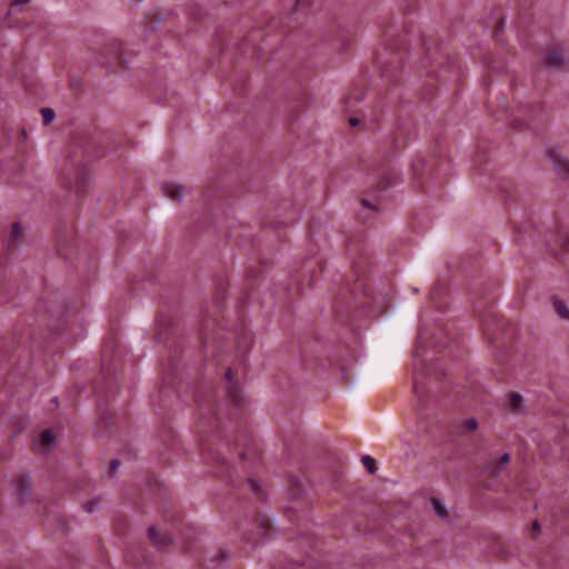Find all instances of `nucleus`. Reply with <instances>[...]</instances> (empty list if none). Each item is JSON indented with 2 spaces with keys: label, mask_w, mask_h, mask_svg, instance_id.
<instances>
[{
  "label": "nucleus",
  "mask_w": 569,
  "mask_h": 569,
  "mask_svg": "<svg viewBox=\"0 0 569 569\" xmlns=\"http://www.w3.org/2000/svg\"><path fill=\"white\" fill-rule=\"evenodd\" d=\"M547 152L561 178L569 179V160L557 148H550Z\"/></svg>",
  "instance_id": "obj_1"
},
{
  "label": "nucleus",
  "mask_w": 569,
  "mask_h": 569,
  "mask_svg": "<svg viewBox=\"0 0 569 569\" xmlns=\"http://www.w3.org/2000/svg\"><path fill=\"white\" fill-rule=\"evenodd\" d=\"M510 461V455L505 452L499 459H491L486 467V472L490 477L499 476Z\"/></svg>",
  "instance_id": "obj_2"
},
{
  "label": "nucleus",
  "mask_w": 569,
  "mask_h": 569,
  "mask_svg": "<svg viewBox=\"0 0 569 569\" xmlns=\"http://www.w3.org/2000/svg\"><path fill=\"white\" fill-rule=\"evenodd\" d=\"M161 190L166 197L172 201H180L183 197V187L173 181H166L161 186Z\"/></svg>",
  "instance_id": "obj_3"
},
{
  "label": "nucleus",
  "mask_w": 569,
  "mask_h": 569,
  "mask_svg": "<svg viewBox=\"0 0 569 569\" xmlns=\"http://www.w3.org/2000/svg\"><path fill=\"white\" fill-rule=\"evenodd\" d=\"M148 537L158 548H164L171 542V537L167 533H159L154 527L148 529Z\"/></svg>",
  "instance_id": "obj_4"
},
{
  "label": "nucleus",
  "mask_w": 569,
  "mask_h": 569,
  "mask_svg": "<svg viewBox=\"0 0 569 569\" xmlns=\"http://www.w3.org/2000/svg\"><path fill=\"white\" fill-rule=\"evenodd\" d=\"M565 56L561 50H552L546 57V63L549 67H558L563 62Z\"/></svg>",
  "instance_id": "obj_5"
},
{
  "label": "nucleus",
  "mask_w": 569,
  "mask_h": 569,
  "mask_svg": "<svg viewBox=\"0 0 569 569\" xmlns=\"http://www.w3.org/2000/svg\"><path fill=\"white\" fill-rule=\"evenodd\" d=\"M509 409L515 413L523 411L522 397L519 393H512L510 396Z\"/></svg>",
  "instance_id": "obj_6"
},
{
  "label": "nucleus",
  "mask_w": 569,
  "mask_h": 569,
  "mask_svg": "<svg viewBox=\"0 0 569 569\" xmlns=\"http://www.w3.org/2000/svg\"><path fill=\"white\" fill-rule=\"evenodd\" d=\"M18 491L21 496L27 495L31 489V479L28 476H21L18 479Z\"/></svg>",
  "instance_id": "obj_7"
},
{
  "label": "nucleus",
  "mask_w": 569,
  "mask_h": 569,
  "mask_svg": "<svg viewBox=\"0 0 569 569\" xmlns=\"http://www.w3.org/2000/svg\"><path fill=\"white\" fill-rule=\"evenodd\" d=\"M431 503H432L435 512L437 513V516L439 518H441V519L448 518L446 507L442 505V502L439 499L433 498L431 500Z\"/></svg>",
  "instance_id": "obj_8"
},
{
  "label": "nucleus",
  "mask_w": 569,
  "mask_h": 569,
  "mask_svg": "<svg viewBox=\"0 0 569 569\" xmlns=\"http://www.w3.org/2000/svg\"><path fill=\"white\" fill-rule=\"evenodd\" d=\"M477 428H478V422L475 418L466 419L461 423V432H463V433L472 432Z\"/></svg>",
  "instance_id": "obj_9"
},
{
  "label": "nucleus",
  "mask_w": 569,
  "mask_h": 569,
  "mask_svg": "<svg viewBox=\"0 0 569 569\" xmlns=\"http://www.w3.org/2000/svg\"><path fill=\"white\" fill-rule=\"evenodd\" d=\"M54 433L51 430H44L40 435V442L46 448H49L54 442Z\"/></svg>",
  "instance_id": "obj_10"
},
{
  "label": "nucleus",
  "mask_w": 569,
  "mask_h": 569,
  "mask_svg": "<svg viewBox=\"0 0 569 569\" xmlns=\"http://www.w3.org/2000/svg\"><path fill=\"white\" fill-rule=\"evenodd\" d=\"M555 309L561 318L569 320V309L567 308L565 302L556 300Z\"/></svg>",
  "instance_id": "obj_11"
},
{
  "label": "nucleus",
  "mask_w": 569,
  "mask_h": 569,
  "mask_svg": "<svg viewBox=\"0 0 569 569\" xmlns=\"http://www.w3.org/2000/svg\"><path fill=\"white\" fill-rule=\"evenodd\" d=\"M362 465L370 472L373 473L377 470L376 460L371 456H363L361 458Z\"/></svg>",
  "instance_id": "obj_12"
},
{
  "label": "nucleus",
  "mask_w": 569,
  "mask_h": 569,
  "mask_svg": "<svg viewBox=\"0 0 569 569\" xmlns=\"http://www.w3.org/2000/svg\"><path fill=\"white\" fill-rule=\"evenodd\" d=\"M22 230L23 229L20 223H18V222L13 223V226L11 228V232H10V240L13 242L18 241L22 234Z\"/></svg>",
  "instance_id": "obj_13"
},
{
  "label": "nucleus",
  "mask_w": 569,
  "mask_h": 569,
  "mask_svg": "<svg viewBox=\"0 0 569 569\" xmlns=\"http://www.w3.org/2000/svg\"><path fill=\"white\" fill-rule=\"evenodd\" d=\"M44 123H49L54 119V112L52 109L44 108L41 110Z\"/></svg>",
  "instance_id": "obj_14"
},
{
  "label": "nucleus",
  "mask_w": 569,
  "mask_h": 569,
  "mask_svg": "<svg viewBox=\"0 0 569 569\" xmlns=\"http://www.w3.org/2000/svg\"><path fill=\"white\" fill-rule=\"evenodd\" d=\"M99 501H89L84 505L88 512H93L98 508Z\"/></svg>",
  "instance_id": "obj_15"
},
{
  "label": "nucleus",
  "mask_w": 569,
  "mask_h": 569,
  "mask_svg": "<svg viewBox=\"0 0 569 569\" xmlns=\"http://www.w3.org/2000/svg\"><path fill=\"white\" fill-rule=\"evenodd\" d=\"M28 2H29V0H14L12 2V6H16V7L17 6H22V4L28 3Z\"/></svg>",
  "instance_id": "obj_16"
},
{
  "label": "nucleus",
  "mask_w": 569,
  "mask_h": 569,
  "mask_svg": "<svg viewBox=\"0 0 569 569\" xmlns=\"http://www.w3.org/2000/svg\"><path fill=\"white\" fill-rule=\"evenodd\" d=\"M110 467H111L112 471H116L117 468L119 467V461L118 460H112L111 463H110Z\"/></svg>",
  "instance_id": "obj_17"
},
{
  "label": "nucleus",
  "mask_w": 569,
  "mask_h": 569,
  "mask_svg": "<svg viewBox=\"0 0 569 569\" xmlns=\"http://www.w3.org/2000/svg\"><path fill=\"white\" fill-rule=\"evenodd\" d=\"M362 206L365 208H369V209H372V210L375 209V207L371 204V202L369 200H363L362 201Z\"/></svg>",
  "instance_id": "obj_18"
},
{
  "label": "nucleus",
  "mask_w": 569,
  "mask_h": 569,
  "mask_svg": "<svg viewBox=\"0 0 569 569\" xmlns=\"http://www.w3.org/2000/svg\"><path fill=\"white\" fill-rule=\"evenodd\" d=\"M226 378L228 380L229 383H231V380H232V371L230 369L227 370L226 372Z\"/></svg>",
  "instance_id": "obj_19"
},
{
  "label": "nucleus",
  "mask_w": 569,
  "mask_h": 569,
  "mask_svg": "<svg viewBox=\"0 0 569 569\" xmlns=\"http://www.w3.org/2000/svg\"><path fill=\"white\" fill-rule=\"evenodd\" d=\"M358 122H359V121H358L357 119H355V118H351V119H350V124H351V126H357V124H358Z\"/></svg>",
  "instance_id": "obj_20"
}]
</instances>
